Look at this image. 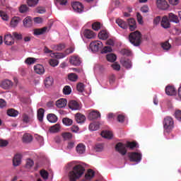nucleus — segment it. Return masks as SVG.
I'll return each instance as SVG.
<instances>
[{
	"label": "nucleus",
	"mask_w": 181,
	"mask_h": 181,
	"mask_svg": "<svg viewBox=\"0 0 181 181\" xmlns=\"http://www.w3.org/2000/svg\"><path fill=\"white\" fill-rule=\"evenodd\" d=\"M84 167L81 165H76L73 168V170L69 172V180L76 181L77 179H80L81 176H83L84 173Z\"/></svg>",
	"instance_id": "obj_1"
},
{
	"label": "nucleus",
	"mask_w": 181,
	"mask_h": 181,
	"mask_svg": "<svg viewBox=\"0 0 181 181\" xmlns=\"http://www.w3.org/2000/svg\"><path fill=\"white\" fill-rule=\"evenodd\" d=\"M129 40L132 45L138 47L142 42V35L139 31L131 33L129 35Z\"/></svg>",
	"instance_id": "obj_2"
},
{
	"label": "nucleus",
	"mask_w": 181,
	"mask_h": 181,
	"mask_svg": "<svg viewBox=\"0 0 181 181\" xmlns=\"http://www.w3.org/2000/svg\"><path fill=\"white\" fill-rule=\"evenodd\" d=\"M163 128H164V132H170L174 128L175 122L173 121V118L171 117L167 116L164 118V120L163 122Z\"/></svg>",
	"instance_id": "obj_3"
},
{
	"label": "nucleus",
	"mask_w": 181,
	"mask_h": 181,
	"mask_svg": "<svg viewBox=\"0 0 181 181\" xmlns=\"http://www.w3.org/2000/svg\"><path fill=\"white\" fill-rule=\"evenodd\" d=\"M128 157L130 162H136V163H139V162L142 160V154L141 153L130 152L128 153Z\"/></svg>",
	"instance_id": "obj_4"
},
{
	"label": "nucleus",
	"mask_w": 181,
	"mask_h": 181,
	"mask_svg": "<svg viewBox=\"0 0 181 181\" xmlns=\"http://www.w3.org/2000/svg\"><path fill=\"white\" fill-rule=\"evenodd\" d=\"M101 47H103L101 41H93L90 44V49L92 52H98Z\"/></svg>",
	"instance_id": "obj_5"
},
{
	"label": "nucleus",
	"mask_w": 181,
	"mask_h": 181,
	"mask_svg": "<svg viewBox=\"0 0 181 181\" xmlns=\"http://www.w3.org/2000/svg\"><path fill=\"white\" fill-rule=\"evenodd\" d=\"M68 107L72 111H79V110H81V105L76 100H70L68 103Z\"/></svg>",
	"instance_id": "obj_6"
},
{
	"label": "nucleus",
	"mask_w": 181,
	"mask_h": 181,
	"mask_svg": "<svg viewBox=\"0 0 181 181\" xmlns=\"http://www.w3.org/2000/svg\"><path fill=\"white\" fill-rule=\"evenodd\" d=\"M72 8L75 12H77V13H81V12L84 11V6H83V4L78 1L72 3Z\"/></svg>",
	"instance_id": "obj_7"
},
{
	"label": "nucleus",
	"mask_w": 181,
	"mask_h": 181,
	"mask_svg": "<svg viewBox=\"0 0 181 181\" xmlns=\"http://www.w3.org/2000/svg\"><path fill=\"white\" fill-rule=\"evenodd\" d=\"M4 43L7 46H12L15 44V40L11 33H8L4 35Z\"/></svg>",
	"instance_id": "obj_8"
},
{
	"label": "nucleus",
	"mask_w": 181,
	"mask_h": 181,
	"mask_svg": "<svg viewBox=\"0 0 181 181\" xmlns=\"http://www.w3.org/2000/svg\"><path fill=\"white\" fill-rule=\"evenodd\" d=\"M156 5L158 9H162L163 11H166L169 8V4L166 0H157Z\"/></svg>",
	"instance_id": "obj_9"
},
{
	"label": "nucleus",
	"mask_w": 181,
	"mask_h": 181,
	"mask_svg": "<svg viewBox=\"0 0 181 181\" xmlns=\"http://www.w3.org/2000/svg\"><path fill=\"white\" fill-rule=\"evenodd\" d=\"M13 86V83L11 82V81L9 79H6L1 81L0 84V87H1V88H4V90H9V88H12Z\"/></svg>",
	"instance_id": "obj_10"
},
{
	"label": "nucleus",
	"mask_w": 181,
	"mask_h": 181,
	"mask_svg": "<svg viewBox=\"0 0 181 181\" xmlns=\"http://www.w3.org/2000/svg\"><path fill=\"white\" fill-rule=\"evenodd\" d=\"M115 150L122 156L127 155V148L122 143H117L115 146Z\"/></svg>",
	"instance_id": "obj_11"
},
{
	"label": "nucleus",
	"mask_w": 181,
	"mask_h": 181,
	"mask_svg": "<svg viewBox=\"0 0 181 181\" xmlns=\"http://www.w3.org/2000/svg\"><path fill=\"white\" fill-rule=\"evenodd\" d=\"M22 162V155L17 153L13 158V166H19Z\"/></svg>",
	"instance_id": "obj_12"
},
{
	"label": "nucleus",
	"mask_w": 181,
	"mask_h": 181,
	"mask_svg": "<svg viewBox=\"0 0 181 181\" xmlns=\"http://www.w3.org/2000/svg\"><path fill=\"white\" fill-rule=\"evenodd\" d=\"M69 63L73 66H80V64H81V60H80V57L78 56H72L69 59Z\"/></svg>",
	"instance_id": "obj_13"
},
{
	"label": "nucleus",
	"mask_w": 181,
	"mask_h": 181,
	"mask_svg": "<svg viewBox=\"0 0 181 181\" xmlns=\"http://www.w3.org/2000/svg\"><path fill=\"white\" fill-rule=\"evenodd\" d=\"M120 63L123 67H125L126 69H131V67H132V62H131V60L129 59L122 58L120 59Z\"/></svg>",
	"instance_id": "obj_14"
},
{
	"label": "nucleus",
	"mask_w": 181,
	"mask_h": 181,
	"mask_svg": "<svg viewBox=\"0 0 181 181\" xmlns=\"http://www.w3.org/2000/svg\"><path fill=\"white\" fill-rule=\"evenodd\" d=\"M100 117L101 113H100V112L93 111L89 113L88 118L90 121H93V119H98V118H100Z\"/></svg>",
	"instance_id": "obj_15"
},
{
	"label": "nucleus",
	"mask_w": 181,
	"mask_h": 181,
	"mask_svg": "<svg viewBox=\"0 0 181 181\" xmlns=\"http://www.w3.org/2000/svg\"><path fill=\"white\" fill-rule=\"evenodd\" d=\"M128 21V26L129 28V30L132 32L135 30L136 29V21L134 18H129Z\"/></svg>",
	"instance_id": "obj_16"
},
{
	"label": "nucleus",
	"mask_w": 181,
	"mask_h": 181,
	"mask_svg": "<svg viewBox=\"0 0 181 181\" xmlns=\"http://www.w3.org/2000/svg\"><path fill=\"white\" fill-rule=\"evenodd\" d=\"M23 23L25 28H31L32 25H33V21H32V17L28 16L25 18L23 21Z\"/></svg>",
	"instance_id": "obj_17"
},
{
	"label": "nucleus",
	"mask_w": 181,
	"mask_h": 181,
	"mask_svg": "<svg viewBox=\"0 0 181 181\" xmlns=\"http://www.w3.org/2000/svg\"><path fill=\"white\" fill-rule=\"evenodd\" d=\"M165 94L167 95H175L176 94V89L174 86H168L165 87Z\"/></svg>",
	"instance_id": "obj_18"
},
{
	"label": "nucleus",
	"mask_w": 181,
	"mask_h": 181,
	"mask_svg": "<svg viewBox=\"0 0 181 181\" xmlns=\"http://www.w3.org/2000/svg\"><path fill=\"white\" fill-rule=\"evenodd\" d=\"M34 71L37 74H45V67L42 64H37L34 66Z\"/></svg>",
	"instance_id": "obj_19"
},
{
	"label": "nucleus",
	"mask_w": 181,
	"mask_h": 181,
	"mask_svg": "<svg viewBox=\"0 0 181 181\" xmlns=\"http://www.w3.org/2000/svg\"><path fill=\"white\" fill-rule=\"evenodd\" d=\"M56 105L58 108H64L67 105V100L61 98L56 101Z\"/></svg>",
	"instance_id": "obj_20"
},
{
	"label": "nucleus",
	"mask_w": 181,
	"mask_h": 181,
	"mask_svg": "<svg viewBox=\"0 0 181 181\" xmlns=\"http://www.w3.org/2000/svg\"><path fill=\"white\" fill-rule=\"evenodd\" d=\"M75 120L78 124H83L86 121V116L81 113H76L75 115Z\"/></svg>",
	"instance_id": "obj_21"
},
{
	"label": "nucleus",
	"mask_w": 181,
	"mask_h": 181,
	"mask_svg": "<svg viewBox=\"0 0 181 181\" xmlns=\"http://www.w3.org/2000/svg\"><path fill=\"white\" fill-rule=\"evenodd\" d=\"M84 36L86 39H94L95 37V33L91 30H85Z\"/></svg>",
	"instance_id": "obj_22"
},
{
	"label": "nucleus",
	"mask_w": 181,
	"mask_h": 181,
	"mask_svg": "<svg viewBox=\"0 0 181 181\" xmlns=\"http://www.w3.org/2000/svg\"><path fill=\"white\" fill-rule=\"evenodd\" d=\"M161 26L162 28H164V29H168V28H170V23H169V18H168V16L163 17Z\"/></svg>",
	"instance_id": "obj_23"
},
{
	"label": "nucleus",
	"mask_w": 181,
	"mask_h": 181,
	"mask_svg": "<svg viewBox=\"0 0 181 181\" xmlns=\"http://www.w3.org/2000/svg\"><path fill=\"white\" fill-rule=\"evenodd\" d=\"M46 30H47V27H43L42 28H36L34 30V35L35 36L43 35L46 33Z\"/></svg>",
	"instance_id": "obj_24"
},
{
	"label": "nucleus",
	"mask_w": 181,
	"mask_h": 181,
	"mask_svg": "<svg viewBox=\"0 0 181 181\" xmlns=\"http://www.w3.org/2000/svg\"><path fill=\"white\" fill-rule=\"evenodd\" d=\"M32 141H33V136L30 134H25L23 136V142H24V144H30Z\"/></svg>",
	"instance_id": "obj_25"
},
{
	"label": "nucleus",
	"mask_w": 181,
	"mask_h": 181,
	"mask_svg": "<svg viewBox=\"0 0 181 181\" xmlns=\"http://www.w3.org/2000/svg\"><path fill=\"white\" fill-rule=\"evenodd\" d=\"M116 23L118 25V26H119V28H122V29H128L127 22L124 21L122 19H117Z\"/></svg>",
	"instance_id": "obj_26"
},
{
	"label": "nucleus",
	"mask_w": 181,
	"mask_h": 181,
	"mask_svg": "<svg viewBox=\"0 0 181 181\" xmlns=\"http://www.w3.org/2000/svg\"><path fill=\"white\" fill-rule=\"evenodd\" d=\"M76 152L77 153H79V155H83L84 152H86V146L83 144H79L76 146Z\"/></svg>",
	"instance_id": "obj_27"
},
{
	"label": "nucleus",
	"mask_w": 181,
	"mask_h": 181,
	"mask_svg": "<svg viewBox=\"0 0 181 181\" xmlns=\"http://www.w3.org/2000/svg\"><path fill=\"white\" fill-rule=\"evenodd\" d=\"M53 78L48 76L47 77L44 81V84L47 88H49V87H51V86H53Z\"/></svg>",
	"instance_id": "obj_28"
},
{
	"label": "nucleus",
	"mask_w": 181,
	"mask_h": 181,
	"mask_svg": "<svg viewBox=\"0 0 181 181\" xmlns=\"http://www.w3.org/2000/svg\"><path fill=\"white\" fill-rule=\"evenodd\" d=\"M7 115H8V117H16L19 115V112L13 108L8 109L7 110Z\"/></svg>",
	"instance_id": "obj_29"
},
{
	"label": "nucleus",
	"mask_w": 181,
	"mask_h": 181,
	"mask_svg": "<svg viewBox=\"0 0 181 181\" xmlns=\"http://www.w3.org/2000/svg\"><path fill=\"white\" fill-rule=\"evenodd\" d=\"M98 37L99 39H101L102 40H107L108 39V32L107 30H101L98 33Z\"/></svg>",
	"instance_id": "obj_30"
},
{
	"label": "nucleus",
	"mask_w": 181,
	"mask_h": 181,
	"mask_svg": "<svg viewBox=\"0 0 181 181\" xmlns=\"http://www.w3.org/2000/svg\"><path fill=\"white\" fill-rule=\"evenodd\" d=\"M43 117H45V109L40 108L37 110V119L40 121V122H43Z\"/></svg>",
	"instance_id": "obj_31"
},
{
	"label": "nucleus",
	"mask_w": 181,
	"mask_h": 181,
	"mask_svg": "<svg viewBox=\"0 0 181 181\" xmlns=\"http://www.w3.org/2000/svg\"><path fill=\"white\" fill-rule=\"evenodd\" d=\"M168 18L170 22H174L175 23H179V18L177 16L173 14V13H170L168 14Z\"/></svg>",
	"instance_id": "obj_32"
},
{
	"label": "nucleus",
	"mask_w": 181,
	"mask_h": 181,
	"mask_svg": "<svg viewBox=\"0 0 181 181\" xmlns=\"http://www.w3.org/2000/svg\"><path fill=\"white\" fill-rule=\"evenodd\" d=\"M103 138H105L106 139H111L112 138V132L110 131H103L100 134Z\"/></svg>",
	"instance_id": "obj_33"
},
{
	"label": "nucleus",
	"mask_w": 181,
	"mask_h": 181,
	"mask_svg": "<svg viewBox=\"0 0 181 181\" xmlns=\"http://www.w3.org/2000/svg\"><path fill=\"white\" fill-rule=\"evenodd\" d=\"M51 57H55V59H64L66 54L63 52H54L50 54Z\"/></svg>",
	"instance_id": "obj_34"
},
{
	"label": "nucleus",
	"mask_w": 181,
	"mask_h": 181,
	"mask_svg": "<svg viewBox=\"0 0 181 181\" xmlns=\"http://www.w3.org/2000/svg\"><path fill=\"white\" fill-rule=\"evenodd\" d=\"M100 129V122H98L91 123L89 125V129L90 131H97V129Z\"/></svg>",
	"instance_id": "obj_35"
},
{
	"label": "nucleus",
	"mask_w": 181,
	"mask_h": 181,
	"mask_svg": "<svg viewBox=\"0 0 181 181\" xmlns=\"http://www.w3.org/2000/svg\"><path fill=\"white\" fill-rule=\"evenodd\" d=\"M47 118L49 122L53 124H54V122H57V116H56L54 114H49L47 116Z\"/></svg>",
	"instance_id": "obj_36"
},
{
	"label": "nucleus",
	"mask_w": 181,
	"mask_h": 181,
	"mask_svg": "<svg viewBox=\"0 0 181 181\" xmlns=\"http://www.w3.org/2000/svg\"><path fill=\"white\" fill-rule=\"evenodd\" d=\"M62 122L64 125L66 127H70V125H73V119L69 117H64L62 119Z\"/></svg>",
	"instance_id": "obj_37"
},
{
	"label": "nucleus",
	"mask_w": 181,
	"mask_h": 181,
	"mask_svg": "<svg viewBox=\"0 0 181 181\" xmlns=\"http://www.w3.org/2000/svg\"><path fill=\"white\" fill-rule=\"evenodd\" d=\"M68 80H69V81H76L78 80V76L75 73H71L68 75Z\"/></svg>",
	"instance_id": "obj_38"
},
{
	"label": "nucleus",
	"mask_w": 181,
	"mask_h": 181,
	"mask_svg": "<svg viewBox=\"0 0 181 181\" xmlns=\"http://www.w3.org/2000/svg\"><path fill=\"white\" fill-rule=\"evenodd\" d=\"M106 59L107 62H110L111 63H114L115 60H117V55L114 54H109L106 56Z\"/></svg>",
	"instance_id": "obj_39"
},
{
	"label": "nucleus",
	"mask_w": 181,
	"mask_h": 181,
	"mask_svg": "<svg viewBox=\"0 0 181 181\" xmlns=\"http://www.w3.org/2000/svg\"><path fill=\"white\" fill-rule=\"evenodd\" d=\"M53 49L57 52H62V50L66 49V45L64 44H59L57 45H54Z\"/></svg>",
	"instance_id": "obj_40"
},
{
	"label": "nucleus",
	"mask_w": 181,
	"mask_h": 181,
	"mask_svg": "<svg viewBox=\"0 0 181 181\" xmlns=\"http://www.w3.org/2000/svg\"><path fill=\"white\" fill-rule=\"evenodd\" d=\"M19 21H21V18L18 17H16L13 18L11 21V25L13 28H15L16 26H18V23H19Z\"/></svg>",
	"instance_id": "obj_41"
},
{
	"label": "nucleus",
	"mask_w": 181,
	"mask_h": 181,
	"mask_svg": "<svg viewBox=\"0 0 181 181\" xmlns=\"http://www.w3.org/2000/svg\"><path fill=\"white\" fill-rule=\"evenodd\" d=\"M64 95H70L71 94V88L69 86H65L63 88Z\"/></svg>",
	"instance_id": "obj_42"
},
{
	"label": "nucleus",
	"mask_w": 181,
	"mask_h": 181,
	"mask_svg": "<svg viewBox=\"0 0 181 181\" xmlns=\"http://www.w3.org/2000/svg\"><path fill=\"white\" fill-rule=\"evenodd\" d=\"M92 28L93 30H100L101 29V23L100 22H95L92 24Z\"/></svg>",
	"instance_id": "obj_43"
},
{
	"label": "nucleus",
	"mask_w": 181,
	"mask_h": 181,
	"mask_svg": "<svg viewBox=\"0 0 181 181\" xmlns=\"http://www.w3.org/2000/svg\"><path fill=\"white\" fill-rule=\"evenodd\" d=\"M22 118L23 122H24V124H29L30 122V117H29V115H28L26 113L23 114Z\"/></svg>",
	"instance_id": "obj_44"
},
{
	"label": "nucleus",
	"mask_w": 181,
	"mask_h": 181,
	"mask_svg": "<svg viewBox=\"0 0 181 181\" xmlns=\"http://www.w3.org/2000/svg\"><path fill=\"white\" fill-rule=\"evenodd\" d=\"M36 62V59L33 57H28L25 60V64H35V63Z\"/></svg>",
	"instance_id": "obj_45"
},
{
	"label": "nucleus",
	"mask_w": 181,
	"mask_h": 181,
	"mask_svg": "<svg viewBox=\"0 0 181 181\" xmlns=\"http://www.w3.org/2000/svg\"><path fill=\"white\" fill-rule=\"evenodd\" d=\"M40 176L44 178L45 180H47V179H49V173L45 170H42L40 172Z\"/></svg>",
	"instance_id": "obj_46"
},
{
	"label": "nucleus",
	"mask_w": 181,
	"mask_h": 181,
	"mask_svg": "<svg viewBox=\"0 0 181 181\" xmlns=\"http://www.w3.org/2000/svg\"><path fill=\"white\" fill-rule=\"evenodd\" d=\"M60 130V125L57 124L50 127L49 131L50 132H59Z\"/></svg>",
	"instance_id": "obj_47"
},
{
	"label": "nucleus",
	"mask_w": 181,
	"mask_h": 181,
	"mask_svg": "<svg viewBox=\"0 0 181 181\" xmlns=\"http://www.w3.org/2000/svg\"><path fill=\"white\" fill-rule=\"evenodd\" d=\"M136 142L135 141H128L127 143V148H129L130 149H134V148H136Z\"/></svg>",
	"instance_id": "obj_48"
},
{
	"label": "nucleus",
	"mask_w": 181,
	"mask_h": 181,
	"mask_svg": "<svg viewBox=\"0 0 181 181\" xmlns=\"http://www.w3.org/2000/svg\"><path fill=\"white\" fill-rule=\"evenodd\" d=\"M74 52V47L71 46L69 48H67L64 54H66V56H69V54H71V53Z\"/></svg>",
	"instance_id": "obj_49"
},
{
	"label": "nucleus",
	"mask_w": 181,
	"mask_h": 181,
	"mask_svg": "<svg viewBox=\"0 0 181 181\" xmlns=\"http://www.w3.org/2000/svg\"><path fill=\"white\" fill-rule=\"evenodd\" d=\"M33 165H35L33 160H32L30 158L27 159L25 166L28 169H30V168H32V166H33Z\"/></svg>",
	"instance_id": "obj_50"
},
{
	"label": "nucleus",
	"mask_w": 181,
	"mask_h": 181,
	"mask_svg": "<svg viewBox=\"0 0 181 181\" xmlns=\"http://www.w3.org/2000/svg\"><path fill=\"white\" fill-rule=\"evenodd\" d=\"M49 63L50 66H52V67H56V66L59 65V60L54 59H49Z\"/></svg>",
	"instance_id": "obj_51"
},
{
	"label": "nucleus",
	"mask_w": 181,
	"mask_h": 181,
	"mask_svg": "<svg viewBox=\"0 0 181 181\" xmlns=\"http://www.w3.org/2000/svg\"><path fill=\"white\" fill-rule=\"evenodd\" d=\"M76 90L79 93H83V91H84V83H78L76 86Z\"/></svg>",
	"instance_id": "obj_52"
},
{
	"label": "nucleus",
	"mask_w": 181,
	"mask_h": 181,
	"mask_svg": "<svg viewBox=\"0 0 181 181\" xmlns=\"http://www.w3.org/2000/svg\"><path fill=\"white\" fill-rule=\"evenodd\" d=\"M0 16L3 21H9V17L4 11H0Z\"/></svg>",
	"instance_id": "obj_53"
},
{
	"label": "nucleus",
	"mask_w": 181,
	"mask_h": 181,
	"mask_svg": "<svg viewBox=\"0 0 181 181\" xmlns=\"http://www.w3.org/2000/svg\"><path fill=\"white\" fill-rule=\"evenodd\" d=\"M39 0H28L27 4L28 6H36V4H38Z\"/></svg>",
	"instance_id": "obj_54"
},
{
	"label": "nucleus",
	"mask_w": 181,
	"mask_h": 181,
	"mask_svg": "<svg viewBox=\"0 0 181 181\" xmlns=\"http://www.w3.org/2000/svg\"><path fill=\"white\" fill-rule=\"evenodd\" d=\"M175 117L176 119H177V121L181 122V110H177L175 111Z\"/></svg>",
	"instance_id": "obj_55"
},
{
	"label": "nucleus",
	"mask_w": 181,
	"mask_h": 181,
	"mask_svg": "<svg viewBox=\"0 0 181 181\" xmlns=\"http://www.w3.org/2000/svg\"><path fill=\"white\" fill-rule=\"evenodd\" d=\"M28 6H26L25 4H23L21 6L19 11L21 12V13H25V12H28Z\"/></svg>",
	"instance_id": "obj_56"
},
{
	"label": "nucleus",
	"mask_w": 181,
	"mask_h": 181,
	"mask_svg": "<svg viewBox=\"0 0 181 181\" xmlns=\"http://www.w3.org/2000/svg\"><path fill=\"white\" fill-rule=\"evenodd\" d=\"M120 53L122 56H131V51L129 49H123L120 51Z\"/></svg>",
	"instance_id": "obj_57"
},
{
	"label": "nucleus",
	"mask_w": 181,
	"mask_h": 181,
	"mask_svg": "<svg viewBox=\"0 0 181 181\" xmlns=\"http://www.w3.org/2000/svg\"><path fill=\"white\" fill-rule=\"evenodd\" d=\"M62 137L65 141H67V139H71V138H73V135L71 133H64L62 134Z\"/></svg>",
	"instance_id": "obj_58"
},
{
	"label": "nucleus",
	"mask_w": 181,
	"mask_h": 181,
	"mask_svg": "<svg viewBox=\"0 0 181 181\" xmlns=\"http://www.w3.org/2000/svg\"><path fill=\"white\" fill-rule=\"evenodd\" d=\"M13 37H15V39H16L17 40H22L23 39V36L22 34L21 33H18L17 32H14L13 33Z\"/></svg>",
	"instance_id": "obj_59"
},
{
	"label": "nucleus",
	"mask_w": 181,
	"mask_h": 181,
	"mask_svg": "<svg viewBox=\"0 0 181 181\" xmlns=\"http://www.w3.org/2000/svg\"><path fill=\"white\" fill-rule=\"evenodd\" d=\"M110 52H112V48L110 46H106L102 49L101 53L104 54V53H108Z\"/></svg>",
	"instance_id": "obj_60"
},
{
	"label": "nucleus",
	"mask_w": 181,
	"mask_h": 181,
	"mask_svg": "<svg viewBox=\"0 0 181 181\" xmlns=\"http://www.w3.org/2000/svg\"><path fill=\"white\" fill-rule=\"evenodd\" d=\"M112 68L113 70H116V71H119V70H121V66L117 62L112 64Z\"/></svg>",
	"instance_id": "obj_61"
},
{
	"label": "nucleus",
	"mask_w": 181,
	"mask_h": 181,
	"mask_svg": "<svg viewBox=\"0 0 181 181\" xmlns=\"http://www.w3.org/2000/svg\"><path fill=\"white\" fill-rule=\"evenodd\" d=\"M117 119L118 121V122H124L125 121V115H117Z\"/></svg>",
	"instance_id": "obj_62"
},
{
	"label": "nucleus",
	"mask_w": 181,
	"mask_h": 181,
	"mask_svg": "<svg viewBox=\"0 0 181 181\" xmlns=\"http://www.w3.org/2000/svg\"><path fill=\"white\" fill-rule=\"evenodd\" d=\"M161 46L164 50H169L170 49V44L168 42L163 43Z\"/></svg>",
	"instance_id": "obj_63"
},
{
	"label": "nucleus",
	"mask_w": 181,
	"mask_h": 181,
	"mask_svg": "<svg viewBox=\"0 0 181 181\" xmlns=\"http://www.w3.org/2000/svg\"><path fill=\"white\" fill-rule=\"evenodd\" d=\"M8 144H9L8 142V141L4 140V139H0V147L1 148H4L5 146H8Z\"/></svg>",
	"instance_id": "obj_64"
}]
</instances>
